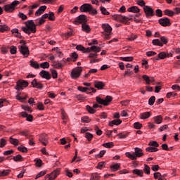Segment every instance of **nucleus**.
<instances>
[{"label":"nucleus","instance_id":"obj_1","mask_svg":"<svg viewBox=\"0 0 180 180\" xmlns=\"http://www.w3.org/2000/svg\"><path fill=\"white\" fill-rule=\"evenodd\" d=\"M87 20L86 15H80L73 21V23L75 25H82L83 32L89 33L91 32V27H89V25H86Z\"/></svg>","mask_w":180,"mask_h":180},{"label":"nucleus","instance_id":"obj_2","mask_svg":"<svg viewBox=\"0 0 180 180\" xmlns=\"http://www.w3.org/2000/svg\"><path fill=\"white\" fill-rule=\"evenodd\" d=\"M25 27H22V32L24 33H26V34L30 35V33H35L36 32V26L37 25L34 24V22H33V20H29L27 22H25Z\"/></svg>","mask_w":180,"mask_h":180},{"label":"nucleus","instance_id":"obj_3","mask_svg":"<svg viewBox=\"0 0 180 180\" xmlns=\"http://www.w3.org/2000/svg\"><path fill=\"white\" fill-rule=\"evenodd\" d=\"M80 12H89L90 15H98V11L94 8L92 5L90 4H84L82 5L79 8Z\"/></svg>","mask_w":180,"mask_h":180},{"label":"nucleus","instance_id":"obj_4","mask_svg":"<svg viewBox=\"0 0 180 180\" xmlns=\"http://www.w3.org/2000/svg\"><path fill=\"white\" fill-rule=\"evenodd\" d=\"M144 153H143V150L140 148H135V153H130V152H127L125 155L130 158L131 160H137V157H143Z\"/></svg>","mask_w":180,"mask_h":180},{"label":"nucleus","instance_id":"obj_5","mask_svg":"<svg viewBox=\"0 0 180 180\" xmlns=\"http://www.w3.org/2000/svg\"><path fill=\"white\" fill-rule=\"evenodd\" d=\"M19 4H20V2H19V1L15 0L11 4L5 5L4 6V11L6 12H7L8 13H11L13 12V11H15V9H16V6H18V5H19Z\"/></svg>","mask_w":180,"mask_h":180},{"label":"nucleus","instance_id":"obj_6","mask_svg":"<svg viewBox=\"0 0 180 180\" xmlns=\"http://www.w3.org/2000/svg\"><path fill=\"white\" fill-rule=\"evenodd\" d=\"M113 98L110 96H107L105 99L101 98L99 96L96 97V101L100 105H103L104 106H109L110 102H112Z\"/></svg>","mask_w":180,"mask_h":180},{"label":"nucleus","instance_id":"obj_7","mask_svg":"<svg viewBox=\"0 0 180 180\" xmlns=\"http://www.w3.org/2000/svg\"><path fill=\"white\" fill-rule=\"evenodd\" d=\"M20 43L22 44L20 47V52L21 53V54H22V56H24V57H29V54H30V53L29 52V48L25 46L26 42L23 40H21Z\"/></svg>","mask_w":180,"mask_h":180},{"label":"nucleus","instance_id":"obj_8","mask_svg":"<svg viewBox=\"0 0 180 180\" xmlns=\"http://www.w3.org/2000/svg\"><path fill=\"white\" fill-rule=\"evenodd\" d=\"M16 84H17L15 86V89H16V91H23V88L29 86V82L26 80H18Z\"/></svg>","mask_w":180,"mask_h":180},{"label":"nucleus","instance_id":"obj_9","mask_svg":"<svg viewBox=\"0 0 180 180\" xmlns=\"http://www.w3.org/2000/svg\"><path fill=\"white\" fill-rule=\"evenodd\" d=\"M81 72H82V67H77L74 68L71 72V77L72 79H77L81 76Z\"/></svg>","mask_w":180,"mask_h":180},{"label":"nucleus","instance_id":"obj_10","mask_svg":"<svg viewBox=\"0 0 180 180\" xmlns=\"http://www.w3.org/2000/svg\"><path fill=\"white\" fill-rule=\"evenodd\" d=\"M143 11L145 12L146 18H150V17L154 16V15H155L154 10L150 6H145L143 7Z\"/></svg>","mask_w":180,"mask_h":180},{"label":"nucleus","instance_id":"obj_11","mask_svg":"<svg viewBox=\"0 0 180 180\" xmlns=\"http://www.w3.org/2000/svg\"><path fill=\"white\" fill-rule=\"evenodd\" d=\"M159 24L164 27H167V26H171V21L168 18H160L158 20Z\"/></svg>","mask_w":180,"mask_h":180},{"label":"nucleus","instance_id":"obj_12","mask_svg":"<svg viewBox=\"0 0 180 180\" xmlns=\"http://www.w3.org/2000/svg\"><path fill=\"white\" fill-rule=\"evenodd\" d=\"M77 89L81 92H86V94H91V92H96V89L93 87H82L81 86H79L77 87Z\"/></svg>","mask_w":180,"mask_h":180},{"label":"nucleus","instance_id":"obj_13","mask_svg":"<svg viewBox=\"0 0 180 180\" xmlns=\"http://www.w3.org/2000/svg\"><path fill=\"white\" fill-rule=\"evenodd\" d=\"M112 18L115 20H117V22H127V20H130V18H129V17H126L122 15H115L112 16Z\"/></svg>","mask_w":180,"mask_h":180},{"label":"nucleus","instance_id":"obj_14","mask_svg":"<svg viewBox=\"0 0 180 180\" xmlns=\"http://www.w3.org/2000/svg\"><path fill=\"white\" fill-rule=\"evenodd\" d=\"M66 64H67V61L63 59L60 62H57L56 63H54L53 64V67H55V68L60 70V69L63 68V67H64V65Z\"/></svg>","mask_w":180,"mask_h":180},{"label":"nucleus","instance_id":"obj_15","mask_svg":"<svg viewBox=\"0 0 180 180\" xmlns=\"http://www.w3.org/2000/svg\"><path fill=\"white\" fill-rule=\"evenodd\" d=\"M33 88H37L38 89H43V84L41 82H37V79H34L31 82Z\"/></svg>","mask_w":180,"mask_h":180},{"label":"nucleus","instance_id":"obj_16","mask_svg":"<svg viewBox=\"0 0 180 180\" xmlns=\"http://www.w3.org/2000/svg\"><path fill=\"white\" fill-rule=\"evenodd\" d=\"M39 75L40 77H41V78H45V79H51V75L50 74V72L46 70H41L39 72Z\"/></svg>","mask_w":180,"mask_h":180},{"label":"nucleus","instance_id":"obj_17","mask_svg":"<svg viewBox=\"0 0 180 180\" xmlns=\"http://www.w3.org/2000/svg\"><path fill=\"white\" fill-rule=\"evenodd\" d=\"M39 141H41V144L44 146H47V143H49L47 135L44 134H41L39 138Z\"/></svg>","mask_w":180,"mask_h":180},{"label":"nucleus","instance_id":"obj_18","mask_svg":"<svg viewBox=\"0 0 180 180\" xmlns=\"http://www.w3.org/2000/svg\"><path fill=\"white\" fill-rule=\"evenodd\" d=\"M58 175H60V169H56L51 173L50 179H52V180L56 179V178H57Z\"/></svg>","mask_w":180,"mask_h":180},{"label":"nucleus","instance_id":"obj_19","mask_svg":"<svg viewBox=\"0 0 180 180\" xmlns=\"http://www.w3.org/2000/svg\"><path fill=\"white\" fill-rule=\"evenodd\" d=\"M167 57H172V54L169 55V53H167L165 52H160L158 54V58H156V60H164V58H167Z\"/></svg>","mask_w":180,"mask_h":180},{"label":"nucleus","instance_id":"obj_20","mask_svg":"<svg viewBox=\"0 0 180 180\" xmlns=\"http://www.w3.org/2000/svg\"><path fill=\"white\" fill-rule=\"evenodd\" d=\"M21 116L22 117H26L27 122H33V116H32V115H28L26 112H22Z\"/></svg>","mask_w":180,"mask_h":180},{"label":"nucleus","instance_id":"obj_21","mask_svg":"<svg viewBox=\"0 0 180 180\" xmlns=\"http://www.w3.org/2000/svg\"><path fill=\"white\" fill-rule=\"evenodd\" d=\"M94 86L97 88V89H103V86H105V83L103 82L95 81Z\"/></svg>","mask_w":180,"mask_h":180},{"label":"nucleus","instance_id":"obj_22","mask_svg":"<svg viewBox=\"0 0 180 180\" xmlns=\"http://www.w3.org/2000/svg\"><path fill=\"white\" fill-rule=\"evenodd\" d=\"M119 124H122V120L119 119L114 120L109 122V126H110V127H113V126H119Z\"/></svg>","mask_w":180,"mask_h":180},{"label":"nucleus","instance_id":"obj_23","mask_svg":"<svg viewBox=\"0 0 180 180\" xmlns=\"http://www.w3.org/2000/svg\"><path fill=\"white\" fill-rule=\"evenodd\" d=\"M151 117V112H145L140 114L139 117L140 119H148Z\"/></svg>","mask_w":180,"mask_h":180},{"label":"nucleus","instance_id":"obj_24","mask_svg":"<svg viewBox=\"0 0 180 180\" xmlns=\"http://www.w3.org/2000/svg\"><path fill=\"white\" fill-rule=\"evenodd\" d=\"M102 27L106 33H110L112 32V27L109 24H103Z\"/></svg>","mask_w":180,"mask_h":180},{"label":"nucleus","instance_id":"obj_25","mask_svg":"<svg viewBox=\"0 0 180 180\" xmlns=\"http://www.w3.org/2000/svg\"><path fill=\"white\" fill-rule=\"evenodd\" d=\"M127 11L128 12H133L134 13H139V12H140V8L136 6H133L129 7Z\"/></svg>","mask_w":180,"mask_h":180},{"label":"nucleus","instance_id":"obj_26","mask_svg":"<svg viewBox=\"0 0 180 180\" xmlns=\"http://www.w3.org/2000/svg\"><path fill=\"white\" fill-rule=\"evenodd\" d=\"M155 123L156 124H161L162 123V117L161 115H158L153 117Z\"/></svg>","mask_w":180,"mask_h":180},{"label":"nucleus","instance_id":"obj_27","mask_svg":"<svg viewBox=\"0 0 180 180\" xmlns=\"http://www.w3.org/2000/svg\"><path fill=\"white\" fill-rule=\"evenodd\" d=\"M101 176L98 173H92L90 176V180H100Z\"/></svg>","mask_w":180,"mask_h":180},{"label":"nucleus","instance_id":"obj_28","mask_svg":"<svg viewBox=\"0 0 180 180\" xmlns=\"http://www.w3.org/2000/svg\"><path fill=\"white\" fill-rule=\"evenodd\" d=\"M152 43L154 46H160V47H162V46H164V44H162V42H161V40L158 39H153Z\"/></svg>","mask_w":180,"mask_h":180},{"label":"nucleus","instance_id":"obj_29","mask_svg":"<svg viewBox=\"0 0 180 180\" xmlns=\"http://www.w3.org/2000/svg\"><path fill=\"white\" fill-rule=\"evenodd\" d=\"M9 141L11 144H13V146H19V140L13 139L12 136L9 138Z\"/></svg>","mask_w":180,"mask_h":180},{"label":"nucleus","instance_id":"obj_30","mask_svg":"<svg viewBox=\"0 0 180 180\" xmlns=\"http://www.w3.org/2000/svg\"><path fill=\"white\" fill-rule=\"evenodd\" d=\"M133 174H135V175H138V176H143L144 172L143 170L139 169H135L133 170Z\"/></svg>","mask_w":180,"mask_h":180},{"label":"nucleus","instance_id":"obj_31","mask_svg":"<svg viewBox=\"0 0 180 180\" xmlns=\"http://www.w3.org/2000/svg\"><path fill=\"white\" fill-rule=\"evenodd\" d=\"M10 28L6 25H0V32L4 33V32H8Z\"/></svg>","mask_w":180,"mask_h":180},{"label":"nucleus","instance_id":"obj_32","mask_svg":"<svg viewBox=\"0 0 180 180\" xmlns=\"http://www.w3.org/2000/svg\"><path fill=\"white\" fill-rule=\"evenodd\" d=\"M30 65L31 67H33V68H35L36 70H38V68H40V65L36 61L30 60Z\"/></svg>","mask_w":180,"mask_h":180},{"label":"nucleus","instance_id":"obj_33","mask_svg":"<svg viewBox=\"0 0 180 180\" xmlns=\"http://www.w3.org/2000/svg\"><path fill=\"white\" fill-rule=\"evenodd\" d=\"M165 15H167V16H174L175 15V13L169 9H166L164 11Z\"/></svg>","mask_w":180,"mask_h":180},{"label":"nucleus","instance_id":"obj_34","mask_svg":"<svg viewBox=\"0 0 180 180\" xmlns=\"http://www.w3.org/2000/svg\"><path fill=\"white\" fill-rule=\"evenodd\" d=\"M13 159L14 161H15V162L23 161V157H22L20 155L13 156Z\"/></svg>","mask_w":180,"mask_h":180},{"label":"nucleus","instance_id":"obj_35","mask_svg":"<svg viewBox=\"0 0 180 180\" xmlns=\"http://www.w3.org/2000/svg\"><path fill=\"white\" fill-rule=\"evenodd\" d=\"M86 109L89 113H91L94 115V113H96V110L94 109V107H91L89 105H86Z\"/></svg>","mask_w":180,"mask_h":180},{"label":"nucleus","instance_id":"obj_36","mask_svg":"<svg viewBox=\"0 0 180 180\" xmlns=\"http://www.w3.org/2000/svg\"><path fill=\"white\" fill-rule=\"evenodd\" d=\"M11 174V169H6L0 172V176H6Z\"/></svg>","mask_w":180,"mask_h":180},{"label":"nucleus","instance_id":"obj_37","mask_svg":"<svg viewBox=\"0 0 180 180\" xmlns=\"http://www.w3.org/2000/svg\"><path fill=\"white\" fill-rule=\"evenodd\" d=\"M143 79L146 81L147 85L150 84V77H148L147 75H144L142 76Z\"/></svg>","mask_w":180,"mask_h":180},{"label":"nucleus","instance_id":"obj_38","mask_svg":"<svg viewBox=\"0 0 180 180\" xmlns=\"http://www.w3.org/2000/svg\"><path fill=\"white\" fill-rule=\"evenodd\" d=\"M146 150L149 153H157V151H158V148L153 147H148Z\"/></svg>","mask_w":180,"mask_h":180},{"label":"nucleus","instance_id":"obj_39","mask_svg":"<svg viewBox=\"0 0 180 180\" xmlns=\"http://www.w3.org/2000/svg\"><path fill=\"white\" fill-rule=\"evenodd\" d=\"M85 137L87 139L88 141H91L92 139H94V135L89 132H86L85 134Z\"/></svg>","mask_w":180,"mask_h":180},{"label":"nucleus","instance_id":"obj_40","mask_svg":"<svg viewBox=\"0 0 180 180\" xmlns=\"http://www.w3.org/2000/svg\"><path fill=\"white\" fill-rule=\"evenodd\" d=\"M40 67L41 68H50V63H49V62H44L40 64Z\"/></svg>","mask_w":180,"mask_h":180},{"label":"nucleus","instance_id":"obj_41","mask_svg":"<svg viewBox=\"0 0 180 180\" xmlns=\"http://www.w3.org/2000/svg\"><path fill=\"white\" fill-rule=\"evenodd\" d=\"M101 11V13L103 15H110V13H109V11H106V8L103 6H101V8H100Z\"/></svg>","mask_w":180,"mask_h":180},{"label":"nucleus","instance_id":"obj_42","mask_svg":"<svg viewBox=\"0 0 180 180\" xmlns=\"http://www.w3.org/2000/svg\"><path fill=\"white\" fill-rule=\"evenodd\" d=\"M155 102V96H153L148 100V105H150V106H153Z\"/></svg>","mask_w":180,"mask_h":180},{"label":"nucleus","instance_id":"obj_43","mask_svg":"<svg viewBox=\"0 0 180 180\" xmlns=\"http://www.w3.org/2000/svg\"><path fill=\"white\" fill-rule=\"evenodd\" d=\"M5 146H6V139L2 138L0 139V148H3Z\"/></svg>","mask_w":180,"mask_h":180},{"label":"nucleus","instance_id":"obj_44","mask_svg":"<svg viewBox=\"0 0 180 180\" xmlns=\"http://www.w3.org/2000/svg\"><path fill=\"white\" fill-rule=\"evenodd\" d=\"M103 147H106L107 148H112L115 146L113 142H108L103 144Z\"/></svg>","mask_w":180,"mask_h":180},{"label":"nucleus","instance_id":"obj_45","mask_svg":"<svg viewBox=\"0 0 180 180\" xmlns=\"http://www.w3.org/2000/svg\"><path fill=\"white\" fill-rule=\"evenodd\" d=\"M47 172L46 171H41L39 173H38L35 177V179H39V178L41 177V176H44V175H46Z\"/></svg>","mask_w":180,"mask_h":180},{"label":"nucleus","instance_id":"obj_46","mask_svg":"<svg viewBox=\"0 0 180 180\" xmlns=\"http://www.w3.org/2000/svg\"><path fill=\"white\" fill-rule=\"evenodd\" d=\"M120 60L122 61H127V62H130L133 60V57L129 56V57H121Z\"/></svg>","mask_w":180,"mask_h":180},{"label":"nucleus","instance_id":"obj_47","mask_svg":"<svg viewBox=\"0 0 180 180\" xmlns=\"http://www.w3.org/2000/svg\"><path fill=\"white\" fill-rule=\"evenodd\" d=\"M129 132H123L118 134L120 139H126L129 136Z\"/></svg>","mask_w":180,"mask_h":180},{"label":"nucleus","instance_id":"obj_48","mask_svg":"<svg viewBox=\"0 0 180 180\" xmlns=\"http://www.w3.org/2000/svg\"><path fill=\"white\" fill-rule=\"evenodd\" d=\"M143 172L146 174L147 175H150V166L145 165H144V169H143Z\"/></svg>","mask_w":180,"mask_h":180},{"label":"nucleus","instance_id":"obj_49","mask_svg":"<svg viewBox=\"0 0 180 180\" xmlns=\"http://www.w3.org/2000/svg\"><path fill=\"white\" fill-rule=\"evenodd\" d=\"M120 169V165L118 163L111 166L112 171H117V169Z\"/></svg>","mask_w":180,"mask_h":180},{"label":"nucleus","instance_id":"obj_50","mask_svg":"<svg viewBox=\"0 0 180 180\" xmlns=\"http://www.w3.org/2000/svg\"><path fill=\"white\" fill-rule=\"evenodd\" d=\"M70 58L73 61H77V58H78V53L77 52H74L70 55Z\"/></svg>","mask_w":180,"mask_h":180},{"label":"nucleus","instance_id":"obj_51","mask_svg":"<svg viewBox=\"0 0 180 180\" xmlns=\"http://www.w3.org/2000/svg\"><path fill=\"white\" fill-rule=\"evenodd\" d=\"M91 51H94V53H99V51H101V47H98L96 46H92Z\"/></svg>","mask_w":180,"mask_h":180},{"label":"nucleus","instance_id":"obj_52","mask_svg":"<svg viewBox=\"0 0 180 180\" xmlns=\"http://www.w3.org/2000/svg\"><path fill=\"white\" fill-rule=\"evenodd\" d=\"M148 146H151L152 147H160V144H158V142L155 141H152L148 143Z\"/></svg>","mask_w":180,"mask_h":180},{"label":"nucleus","instance_id":"obj_53","mask_svg":"<svg viewBox=\"0 0 180 180\" xmlns=\"http://www.w3.org/2000/svg\"><path fill=\"white\" fill-rule=\"evenodd\" d=\"M81 120L83 123H89V122H91V118L89 117H82Z\"/></svg>","mask_w":180,"mask_h":180},{"label":"nucleus","instance_id":"obj_54","mask_svg":"<svg viewBox=\"0 0 180 180\" xmlns=\"http://www.w3.org/2000/svg\"><path fill=\"white\" fill-rule=\"evenodd\" d=\"M134 129H136L137 130L141 129L143 127V124H141L140 122H135L134 124Z\"/></svg>","mask_w":180,"mask_h":180},{"label":"nucleus","instance_id":"obj_55","mask_svg":"<svg viewBox=\"0 0 180 180\" xmlns=\"http://www.w3.org/2000/svg\"><path fill=\"white\" fill-rule=\"evenodd\" d=\"M48 18L49 20H52V21L56 20V17L54 16V13L49 12Z\"/></svg>","mask_w":180,"mask_h":180},{"label":"nucleus","instance_id":"obj_56","mask_svg":"<svg viewBox=\"0 0 180 180\" xmlns=\"http://www.w3.org/2000/svg\"><path fill=\"white\" fill-rule=\"evenodd\" d=\"M34 161L37 167H41V164H43L41 159H35Z\"/></svg>","mask_w":180,"mask_h":180},{"label":"nucleus","instance_id":"obj_57","mask_svg":"<svg viewBox=\"0 0 180 180\" xmlns=\"http://www.w3.org/2000/svg\"><path fill=\"white\" fill-rule=\"evenodd\" d=\"M96 72H98L97 69H91L89 71V72L87 74H86V77H89V75H91V74H95Z\"/></svg>","mask_w":180,"mask_h":180},{"label":"nucleus","instance_id":"obj_58","mask_svg":"<svg viewBox=\"0 0 180 180\" xmlns=\"http://www.w3.org/2000/svg\"><path fill=\"white\" fill-rule=\"evenodd\" d=\"M18 150V151H22V153H27V148L25 146H19Z\"/></svg>","mask_w":180,"mask_h":180},{"label":"nucleus","instance_id":"obj_59","mask_svg":"<svg viewBox=\"0 0 180 180\" xmlns=\"http://www.w3.org/2000/svg\"><path fill=\"white\" fill-rule=\"evenodd\" d=\"M51 75L53 78H54L55 79L58 77V74L57 73V70H51Z\"/></svg>","mask_w":180,"mask_h":180},{"label":"nucleus","instance_id":"obj_60","mask_svg":"<svg viewBox=\"0 0 180 180\" xmlns=\"http://www.w3.org/2000/svg\"><path fill=\"white\" fill-rule=\"evenodd\" d=\"M136 2L139 6H143V8L146 6V2L144 0H137Z\"/></svg>","mask_w":180,"mask_h":180},{"label":"nucleus","instance_id":"obj_61","mask_svg":"<svg viewBox=\"0 0 180 180\" xmlns=\"http://www.w3.org/2000/svg\"><path fill=\"white\" fill-rule=\"evenodd\" d=\"M11 32L13 33V34H17L16 37H20V33H19V30L18 29L12 30Z\"/></svg>","mask_w":180,"mask_h":180},{"label":"nucleus","instance_id":"obj_62","mask_svg":"<svg viewBox=\"0 0 180 180\" xmlns=\"http://www.w3.org/2000/svg\"><path fill=\"white\" fill-rule=\"evenodd\" d=\"M18 16L22 20H26V19H27V15H25L23 13H19Z\"/></svg>","mask_w":180,"mask_h":180},{"label":"nucleus","instance_id":"obj_63","mask_svg":"<svg viewBox=\"0 0 180 180\" xmlns=\"http://www.w3.org/2000/svg\"><path fill=\"white\" fill-rule=\"evenodd\" d=\"M17 50H18V49L16 48V46H12L11 47L10 52H11L12 54H16Z\"/></svg>","mask_w":180,"mask_h":180},{"label":"nucleus","instance_id":"obj_64","mask_svg":"<svg viewBox=\"0 0 180 180\" xmlns=\"http://www.w3.org/2000/svg\"><path fill=\"white\" fill-rule=\"evenodd\" d=\"M156 16H158V18H162V11H161V9H157L156 10Z\"/></svg>","mask_w":180,"mask_h":180}]
</instances>
